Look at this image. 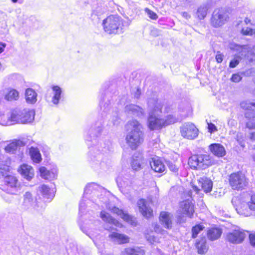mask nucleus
Listing matches in <instances>:
<instances>
[{
    "instance_id": "54",
    "label": "nucleus",
    "mask_w": 255,
    "mask_h": 255,
    "mask_svg": "<svg viewBox=\"0 0 255 255\" xmlns=\"http://www.w3.org/2000/svg\"><path fill=\"white\" fill-rule=\"evenodd\" d=\"M244 22H245V24L247 25L248 24H252L251 20L248 17H246L245 18Z\"/></svg>"
},
{
    "instance_id": "11",
    "label": "nucleus",
    "mask_w": 255,
    "mask_h": 255,
    "mask_svg": "<svg viewBox=\"0 0 255 255\" xmlns=\"http://www.w3.org/2000/svg\"><path fill=\"white\" fill-rule=\"evenodd\" d=\"M246 238V231L240 228L228 233L225 238L226 242L233 244H241Z\"/></svg>"
},
{
    "instance_id": "18",
    "label": "nucleus",
    "mask_w": 255,
    "mask_h": 255,
    "mask_svg": "<svg viewBox=\"0 0 255 255\" xmlns=\"http://www.w3.org/2000/svg\"><path fill=\"white\" fill-rule=\"evenodd\" d=\"M162 119L150 114L148 118L147 126L150 130L161 129L163 128Z\"/></svg>"
},
{
    "instance_id": "7",
    "label": "nucleus",
    "mask_w": 255,
    "mask_h": 255,
    "mask_svg": "<svg viewBox=\"0 0 255 255\" xmlns=\"http://www.w3.org/2000/svg\"><path fill=\"white\" fill-rule=\"evenodd\" d=\"M241 108L245 111V117L248 120L246 127L249 129H255V111L252 109L255 108V103L242 101L240 103Z\"/></svg>"
},
{
    "instance_id": "26",
    "label": "nucleus",
    "mask_w": 255,
    "mask_h": 255,
    "mask_svg": "<svg viewBox=\"0 0 255 255\" xmlns=\"http://www.w3.org/2000/svg\"><path fill=\"white\" fill-rule=\"evenodd\" d=\"M20 124H26L32 122L34 118V112L32 110L21 111Z\"/></svg>"
},
{
    "instance_id": "36",
    "label": "nucleus",
    "mask_w": 255,
    "mask_h": 255,
    "mask_svg": "<svg viewBox=\"0 0 255 255\" xmlns=\"http://www.w3.org/2000/svg\"><path fill=\"white\" fill-rule=\"evenodd\" d=\"M241 33L243 35L252 36L255 35V29L250 27L242 28L241 30Z\"/></svg>"
},
{
    "instance_id": "53",
    "label": "nucleus",
    "mask_w": 255,
    "mask_h": 255,
    "mask_svg": "<svg viewBox=\"0 0 255 255\" xmlns=\"http://www.w3.org/2000/svg\"><path fill=\"white\" fill-rule=\"evenodd\" d=\"M0 45L1 46L0 47V53H1L2 52H3L4 49L6 46V44L4 43L0 42Z\"/></svg>"
},
{
    "instance_id": "5",
    "label": "nucleus",
    "mask_w": 255,
    "mask_h": 255,
    "mask_svg": "<svg viewBox=\"0 0 255 255\" xmlns=\"http://www.w3.org/2000/svg\"><path fill=\"white\" fill-rule=\"evenodd\" d=\"M232 203L239 214L248 216L250 214V211H255V194L251 196L248 206L243 198L239 196L234 197L232 199Z\"/></svg>"
},
{
    "instance_id": "14",
    "label": "nucleus",
    "mask_w": 255,
    "mask_h": 255,
    "mask_svg": "<svg viewBox=\"0 0 255 255\" xmlns=\"http://www.w3.org/2000/svg\"><path fill=\"white\" fill-rule=\"evenodd\" d=\"M229 16L223 11H218L214 13L211 18V24L214 27H218L223 25L228 20Z\"/></svg>"
},
{
    "instance_id": "15",
    "label": "nucleus",
    "mask_w": 255,
    "mask_h": 255,
    "mask_svg": "<svg viewBox=\"0 0 255 255\" xmlns=\"http://www.w3.org/2000/svg\"><path fill=\"white\" fill-rule=\"evenodd\" d=\"M17 172L28 181H30L34 176L33 167L26 163L20 165L17 169Z\"/></svg>"
},
{
    "instance_id": "10",
    "label": "nucleus",
    "mask_w": 255,
    "mask_h": 255,
    "mask_svg": "<svg viewBox=\"0 0 255 255\" xmlns=\"http://www.w3.org/2000/svg\"><path fill=\"white\" fill-rule=\"evenodd\" d=\"M20 117L21 111L12 110L8 115L0 114V124L5 126L20 124Z\"/></svg>"
},
{
    "instance_id": "3",
    "label": "nucleus",
    "mask_w": 255,
    "mask_h": 255,
    "mask_svg": "<svg viewBox=\"0 0 255 255\" xmlns=\"http://www.w3.org/2000/svg\"><path fill=\"white\" fill-rule=\"evenodd\" d=\"M213 157L209 154H193L188 158L187 164L193 170H204L214 165Z\"/></svg>"
},
{
    "instance_id": "9",
    "label": "nucleus",
    "mask_w": 255,
    "mask_h": 255,
    "mask_svg": "<svg viewBox=\"0 0 255 255\" xmlns=\"http://www.w3.org/2000/svg\"><path fill=\"white\" fill-rule=\"evenodd\" d=\"M180 132L184 138L193 140L198 136L199 130L193 123L188 122L180 127Z\"/></svg>"
},
{
    "instance_id": "39",
    "label": "nucleus",
    "mask_w": 255,
    "mask_h": 255,
    "mask_svg": "<svg viewBox=\"0 0 255 255\" xmlns=\"http://www.w3.org/2000/svg\"><path fill=\"white\" fill-rule=\"evenodd\" d=\"M39 171L40 176L44 179H47L50 175V172L45 167H40Z\"/></svg>"
},
{
    "instance_id": "25",
    "label": "nucleus",
    "mask_w": 255,
    "mask_h": 255,
    "mask_svg": "<svg viewBox=\"0 0 255 255\" xmlns=\"http://www.w3.org/2000/svg\"><path fill=\"white\" fill-rule=\"evenodd\" d=\"M100 217L106 223L113 224L117 227H123V225L118 220L113 218L109 213L105 211H102L100 213Z\"/></svg>"
},
{
    "instance_id": "6",
    "label": "nucleus",
    "mask_w": 255,
    "mask_h": 255,
    "mask_svg": "<svg viewBox=\"0 0 255 255\" xmlns=\"http://www.w3.org/2000/svg\"><path fill=\"white\" fill-rule=\"evenodd\" d=\"M229 186L232 190L241 191L245 190L249 184V180L241 171L234 172L228 176Z\"/></svg>"
},
{
    "instance_id": "29",
    "label": "nucleus",
    "mask_w": 255,
    "mask_h": 255,
    "mask_svg": "<svg viewBox=\"0 0 255 255\" xmlns=\"http://www.w3.org/2000/svg\"><path fill=\"white\" fill-rule=\"evenodd\" d=\"M19 98V92L13 88H8L4 95V99L8 101L17 100Z\"/></svg>"
},
{
    "instance_id": "13",
    "label": "nucleus",
    "mask_w": 255,
    "mask_h": 255,
    "mask_svg": "<svg viewBox=\"0 0 255 255\" xmlns=\"http://www.w3.org/2000/svg\"><path fill=\"white\" fill-rule=\"evenodd\" d=\"M137 205L141 214L147 219L153 217V209L147 206V202L144 199H139L137 202Z\"/></svg>"
},
{
    "instance_id": "23",
    "label": "nucleus",
    "mask_w": 255,
    "mask_h": 255,
    "mask_svg": "<svg viewBox=\"0 0 255 255\" xmlns=\"http://www.w3.org/2000/svg\"><path fill=\"white\" fill-rule=\"evenodd\" d=\"M222 234V230L217 227L210 228L207 231V237L211 241L219 239Z\"/></svg>"
},
{
    "instance_id": "42",
    "label": "nucleus",
    "mask_w": 255,
    "mask_h": 255,
    "mask_svg": "<svg viewBox=\"0 0 255 255\" xmlns=\"http://www.w3.org/2000/svg\"><path fill=\"white\" fill-rule=\"evenodd\" d=\"M246 59L250 62L255 61V53L252 51H248L245 55Z\"/></svg>"
},
{
    "instance_id": "35",
    "label": "nucleus",
    "mask_w": 255,
    "mask_h": 255,
    "mask_svg": "<svg viewBox=\"0 0 255 255\" xmlns=\"http://www.w3.org/2000/svg\"><path fill=\"white\" fill-rule=\"evenodd\" d=\"M121 218L126 222L130 224L133 225L135 224L134 220L132 216L128 214V213L124 211L123 214L121 216Z\"/></svg>"
},
{
    "instance_id": "57",
    "label": "nucleus",
    "mask_w": 255,
    "mask_h": 255,
    "mask_svg": "<svg viewBox=\"0 0 255 255\" xmlns=\"http://www.w3.org/2000/svg\"><path fill=\"white\" fill-rule=\"evenodd\" d=\"M18 0H11V1L14 2V3H15Z\"/></svg>"
},
{
    "instance_id": "48",
    "label": "nucleus",
    "mask_w": 255,
    "mask_h": 255,
    "mask_svg": "<svg viewBox=\"0 0 255 255\" xmlns=\"http://www.w3.org/2000/svg\"><path fill=\"white\" fill-rule=\"evenodd\" d=\"M169 169L173 173H177L178 171V168L176 165L173 163H170L168 165Z\"/></svg>"
},
{
    "instance_id": "33",
    "label": "nucleus",
    "mask_w": 255,
    "mask_h": 255,
    "mask_svg": "<svg viewBox=\"0 0 255 255\" xmlns=\"http://www.w3.org/2000/svg\"><path fill=\"white\" fill-rule=\"evenodd\" d=\"M177 122V119L173 115H168L165 119H162L163 128L167 126L173 124Z\"/></svg>"
},
{
    "instance_id": "56",
    "label": "nucleus",
    "mask_w": 255,
    "mask_h": 255,
    "mask_svg": "<svg viewBox=\"0 0 255 255\" xmlns=\"http://www.w3.org/2000/svg\"><path fill=\"white\" fill-rule=\"evenodd\" d=\"M253 159L254 161H255V154L253 155Z\"/></svg>"
},
{
    "instance_id": "40",
    "label": "nucleus",
    "mask_w": 255,
    "mask_h": 255,
    "mask_svg": "<svg viewBox=\"0 0 255 255\" xmlns=\"http://www.w3.org/2000/svg\"><path fill=\"white\" fill-rule=\"evenodd\" d=\"M145 11L148 14V17L153 20H156L158 18V16L155 12L151 10L148 8L145 9Z\"/></svg>"
},
{
    "instance_id": "52",
    "label": "nucleus",
    "mask_w": 255,
    "mask_h": 255,
    "mask_svg": "<svg viewBox=\"0 0 255 255\" xmlns=\"http://www.w3.org/2000/svg\"><path fill=\"white\" fill-rule=\"evenodd\" d=\"M249 138L251 140L255 141V131L251 132L249 135Z\"/></svg>"
},
{
    "instance_id": "58",
    "label": "nucleus",
    "mask_w": 255,
    "mask_h": 255,
    "mask_svg": "<svg viewBox=\"0 0 255 255\" xmlns=\"http://www.w3.org/2000/svg\"><path fill=\"white\" fill-rule=\"evenodd\" d=\"M1 68H2V64H1V63L0 62V70H1Z\"/></svg>"
},
{
    "instance_id": "1",
    "label": "nucleus",
    "mask_w": 255,
    "mask_h": 255,
    "mask_svg": "<svg viewBox=\"0 0 255 255\" xmlns=\"http://www.w3.org/2000/svg\"><path fill=\"white\" fill-rule=\"evenodd\" d=\"M127 130L131 129L127 135V143L132 150H135L143 141V133L141 125L136 120H132L126 125Z\"/></svg>"
},
{
    "instance_id": "31",
    "label": "nucleus",
    "mask_w": 255,
    "mask_h": 255,
    "mask_svg": "<svg viewBox=\"0 0 255 255\" xmlns=\"http://www.w3.org/2000/svg\"><path fill=\"white\" fill-rule=\"evenodd\" d=\"M205 229V227L202 223L196 224L191 228V238L192 239L196 238L199 234L203 231Z\"/></svg>"
},
{
    "instance_id": "41",
    "label": "nucleus",
    "mask_w": 255,
    "mask_h": 255,
    "mask_svg": "<svg viewBox=\"0 0 255 255\" xmlns=\"http://www.w3.org/2000/svg\"><path fill=\"white\" fill-rule=\"evenodd\" d=\"M239 56H236L234 59L232 60L229 63L230 68H235L239 64V60L240 59Z\"/></svg>"
},
{
    "instance_id": "49",
    "label": "nucleus",
    "mask_w": 255,
    "mask_h": 255,
    "mask_svg": "<svg viewBox=\"0 0 255 255\" xmlns=\"http://www.w3.org/2000/svg\"><path fill=\"white\" fill-rule=\"evenodd\" d=\"M153 230L154 232L157 233H162L163 232V230L160 228V226L157 224H156L154 225Z\"/></svg>"
},
{
    "instance_id": "51",
    "label": "nucleus",
    "mask_w": 255,
    "mask_h": 255,
    "mask_svg": "<svg viewBox=\"0 0 255 255\" xmlns=\"http://www.w3.org/2000/svg\"><path fill=\"white\" fill-rule=\"evenodd\" d=\"M41 191L43 194H46L48 192L49 188L47 186L43 185L41 186Z\"/></svg>"
},
{
    "instance_id": "37",
    "label": "nucleus",
    "mask_w": 255,
    "mask_h": 255,
    "mask_svg": "<svg viewBox=\"0 0 255 255\" xmlns=\"http://www.w3.org/2000/svg\"><path fill=\"white\" fill-rule=\"evenodd\" d=\"M33 201V198L32 195L30 192H26L23 195V203L24 204H30Z\"/></svg>"
},
{
    "instance_id": "32",
    "label": "nucleus",
    "mask_w": 255,
    "mask_h": 255,
    "mask_svg": "<svg viewBox=\"0 0 255 255\" xmlns=\"http://www.w3.org/2000/svg\"><path fill=\"white\" fill-rule=\"evenodd\" d=\"M52 89L54 92V96L52 99V101L53 104H57L61 98V94L62 93L61 88L58 86H53L52 87Z\"/></svg>"
},
{
    "instance_id": "8",
    "label": "nucleus",
    "mask_w": 255,
    "mask_h": 255,
    "mask_svg": "<svg viewBox=\"0 0 255 255\" xmlns=\"http://www.w3.org/2000/svg\"><path fill=\"white\" fill-rule=\"evenodd\" d=\"M20 188V184L16 176L8 175L4 177L1 188L4 191L14 194Z\"/></svg>"
},
{
    "instance_id": "2",
    "label": "nucleus",
    "mask_w": 255,
    "mask_h": 255,
    "mask_svg": "<svg viewBox=\"0 0 255 255\" xmlns=\"http://www.w3.org/2000/svg\"><path fill=\"white\" fill-rule=\"evenodd\" d=\"M187 194L190 198L184 199L179 203V210L176 216V221L179 224L185 223L187 219H192L196 214V205L192 198V192L189 190Z\"/></svg>"
},
{
    "instance_id": "24",
    "label": "nucleus",
    "mask_w": 255,
    "mask_h": 255,
    "mask_svg": "<svg viewBox=\"0 0 255 255\" xmlns=\"http://www.w3.org/2000/svg\"><path fill=\"white\" fill-rule=\"evenodd\" d=\"M144 163V158L140 154L138 155H133L131 160V166L133 170L137 171L142 168Z\"/></svg>"
},
{
    "instance_id": "50",
    "label": "nucleus",
    "mask_w": 255,
    "mask_h": 255,
    "mask_svg": "<svg viewBox=\"0 0 255 255\" xmlns=\"http://www.w3.org/2000/svg\"><path fill=\"white\" fill-rule=\"evenodd\" d=\"M145 237H146L147 240L151 243L154 242L155 241L156 238L154 236H150L148 234H146Z\"/></svg>"
},
{
    "instance_id": "22",
    "label": "nucleus",
    "mask_w": 255,
    "mask_h": 255,
    "mask_svg": "<svg viewBox=\"0 0 255 255\" xmlns=\"http://www.w3.org/2000/svg\"><path fill=\"white\" fill-rule=\"evenodd\" d=\"M25 145V143L19 139H14L9 142L4 147L6 152L9 153H14L18 148Z\"/></svg>"
},
{
    "instance_id": "27",
    "label": "nucleus",
    "mask_w": 255,
    "mask_h": 255,
    "mask_svg": "<svg viewBox=\"0 0 255 255\" xmlns=\"http://www.w3.org/2000/svg\"><path fill=\"white\" fill-rule=\"evenodd\" d=\"M121 255H145L144 250L138 247H128L125 248Z\"/></svg>"
},
{
    "instance_id": "12",
    "label": "nucleus",
    "mask_w": 255,
    "mask_h": 255,
    "mask_svg": "<svg viewBox=\"0 0 255 255\" xmlns=\"http://www.w3.org/2000/svg\"><path fill=\"white\" fill-rule=\"evenodd\" d=\"M197 182L201 188L195 185H192V189L197 194H199L201 190H203L206 194L212 191L213 182L209 178L206 177H201L197 180Z\"/></svg>"
},
{
    "instance_id": "19",
    "label": "nucleus",
    "mask_w": 255,
    "mask_h": 255,
    "mask_svg": "<svg viewBox=\"0 0 255 255\" xmlns=\"http://www.w3.org/2000/svg\"><path fill=\"white\" fill-rule=\"evenodd\" d=\"M194 246L197 250V253L199 255H204L206 254L209 250L207 239L205 236L202 237L199 239L197 240L195 243Z\"/></svg>"
},
{
    "instance_id": "47",
    "label": "nucleus",
    "mask_w": 255,
    "mask_h": 255,
    "mask_svg": "<svg viewBox=\"0 0 255 255\" xmlns=\"http://www.w3.org/2000/svg\"><path fill=\"white\" fill-rule=\"evenodd\" d=\"M224 55L218 51L217 54L215 56V59L217 63H220L223 61Z\"/></svg>"
},
{
    "instance_id": "59",
    "label": "nucleus",
    "mask_w": 255,
    "mask_h": 255,
    "mask_svg": "<svg viewBox=\"0 0 255 255\" xmlns=\"http://www.w3.org/2000/svg\"><path fill=\"white\" fill-rule=\"evenodd\" d=\"M240 23H242V21H241L238 24L239 25Z\"/></svg>"
},
{
    "instance_id": "45",
    "label": "nucleus",
    "mask_w": 255,
    "mask_h": 255,
    "mask_svg": "<svg viewBox=\"0 0 255 255\" xmlns=\"http://www.w3.org/2000/svg\"><path fill=\"white\" fill-rule=\"evenodd\" d=\"M111 212L115 215H117L119 216H121L122 214H123L124 211L122 209H121L117 207H113L111 209Z\"/></svg>"
},
{
    "instance_id": "20",
    "label": "nucleus",
    "mask_w": 255,
    "mask_h": 255,
    "mask_svg": "<svg viewBox=\"0 0 255 255\" xmlns=\"http://www.w3.org/2000/svg\"><path fill=\"white\" fill-rule=\"evenodd\" d=\"M109 237L110 239L116 242L119 245L128 244L130 241V238L128 236L116 232L110 234Z\"/></svg>"
},
{
    "instance_id": "30",
    "label": "nucleus",
    "mask_w": 255,
    "mask_h": 255,
    "mask_svg": "<svg viewBox=\"0 0 255 255\" xmlns=\"http://www.w3.org/2000/svg\"><path fill=\"white\" fill-rule=\"evenodd\" d=\"M25 99L29 104H34L37 101V94L31 88H27L25 91Z\"/></svg>"
},
{
    "instance_id": "43",
    "label": "nucleus",
    "mask_w": 255,
    "mask_h": 255,
    "mask_svg": "<svg viewBox=\"0 0 255 255\" xmlns=\"http://www.w3.org/2000/svg\"><path fill=\"white\" fill-rule=\"evenodd\" d=\"M242 77L239 73H234L231 77V81L234 83L239 82L242 80Z\"/></svg>"
},
{
    "instance_id": "17",
    "label": "nucleus",
    "mask_w": 255,
    "mask_h": 255,
    "mask_svg": "<svg viewBox=\"0 0 255 255\" xmlns=\"http://www.w3.org/2000/svg\"><path fill=\"white\" fill-rule=\"evenodd\" d=\"M158 220L160 223L166 229L170 230L173 227V222L171 214L166 211H161L159 213Z\"/></svg>"
},
{
    "instance_id": "4",
    "label": "nucleus",
    "mask_w": 255,
    "mask_h": 255,
    "mask_svg": "<svg viewBox=\"0 0 255 255\" xmlns=\"http://www.w3.org/2000/svg\"><path fill=\"white\" fill-rule=\"evenodd\" d=\"M124 24V19L117 14H110L102 22L104 31L110 34L118 33L119 31L123 30Z\"/></svg>"
},
{
    "instance_id": "55",
    "label": "nucleus",
    "mask_w": 255,
    "mask_h": 255,
    "mask_svg": "<svg viewBox=\"0 0 255 255\" xmlns=\"http://www.w3.org/2000/svg\"><path fill=\"white\" fill-rule=\"evenodd\" d=\"M171 108L170 106H167L165 107V111L166 113L169 112L171 110Z\"/></svg>"
},
{
    "instance_id": "28",
    "label": "nucleus",
    "mask_w": 255,
    "mask_h": 255,
    "mask_svg": "<svg viewBox=\"0 0 255 255\" xmlns=\"http://www.w3.org/2000/svg\"><path fill=\"white\" fill-rule=\"evenodd\" d=\"M29 154L33 162L39 163L41 162L42 158L38 148L33 146L30 147L29 148Z\"/></svg>"
},
{
    "instance_id": "21",
    "label": "nucleus",
    "mask_w": 255,
    "mask_h": 255,
    "mask_svg": "<svg viewBox=\"0 0 255 255\" xmlns=\"http://www.w3.org/2000/svg\"><path fill=\"white\" fill-rule=\"evenodd\" d=\"M210 152L217 157H222L226 155L224 147L220 143H212L209 146Z\"/></svg>"
},
{
    "instance_id": "44",
    "label": "nucleus",
    "mask_w": 255,
    "mask_h": 255,
    "mask_svg": "<svg viewBox=\"0 0 255 255\" xmlns=\"http://www.w3.org/2000/svg\"><path fill=\"white\" fill-rule=\"evenodd\" d=\"M207 125L208 132H210V133H212L213 132H214L218 130L217 128L214 124L212 123H207Z\"/></svg>"
},
{
    "instance_id": "46",
    "label": "nucleus",
    "mask_w": 255,
    "mask_h": 255,
    "mask_svg": "<svg viewBox=\"0 0 255 255\" xmlns=\"http://www.w3.org/2000/svg\"><path fill=\"white\" fill-rule=\"evenodd\" d=\"M249 242L252 246L255 247V234L251 233L249 235Z\"/></svg>"
},
{
    "instance_id": "34",
    "label": "nucleus",
    "mask_w": 255,
    "mask_h": 255,
    "mask_svg": "<svg viewBox=\"0 0 255 255\" xmlns=\"http://www.w3.org/2000/svg\"><path fill=\"white\" fill-rule=\"evenodd\" d=\"M208 7L207 6L199 7L197 11V16L199 19H204L207 15Z\"/></svg>"
},
{
    "instance_id": "38",
    "label": "nucleus",
    "mask_w": 255,
    "mask_h": 255,
    "mask_svg": "<svg viewBox=\"0 0 255 255\" xmlns=\"http://www.w3.org/2000/svg\"><path fill=\"white\" fill-rule=\"evenodd\" d=\"M163 109V104L161 103H157L153 108L151 114L155 115L158 113H161Z\"/></svg>"
},
{
    "instance_id": "16",
    "label": "nucleus",
    "mask_w": 255,
    "mask_h": 255,
    "mask_svg": "<svg viewBox=\"0 0 255 255\" xmlns=\"http://www.w3.org/2000/svg\"><path fill=\"white\" fill-rule=\"evenodd\" d=\"M151 168L153 171L157 173L163 175L166 172V167L159 157H153L150 162Z\"/></svg>"
}]
</instances>
